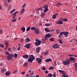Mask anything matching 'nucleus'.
<instances>
[{
	"label": "nucleus",
	"instance_id": "57",
	"mask_svg": "<svg viewBox=\"0 0 77 77\" xmlns=\"http://www.w3.org/2000/svg\"><path fill=\"white\" fill-rule=\"evenodd\" d=\"M38 24L39 25V26H42V23H38Z\"/></svg>",
	"mask_w": 77,
	"mask_h": 77
},
{
	"label": "nucleus",
	"instance_id": "64",
	"mask_svg": "<svg viewBox=\"0 0 77 77\" xmlns=\"http://www.w3.org/2000/svg\"><path fill=\"white\" fill-rule=\"evenodd\" d=\"M73 56L74 57H77V55H73Z\"/></svg>",
	"mask_w": 77,
	"mask_h": 77
},
{
	"label": "nucleus",
	"instance_id": "23",
	"mask_svg": "<svg viewBox=\"0 0 77 77\" xmlns=\"http://www.w3.org/2000/svg\"><path fill=\"white\" fill-rule=\"evenodd\" d=\"M24 47L25 48H29V44H27L25 46H24Z\"/></svg>",
	"mask_w": 77,
	"mask_h": 77
},
{
	"label": "nucleus",
	"instance_id": "52",
	"mask_svg": "<svg viewBox=\"0 0 77 77\" xmlns=\"http://www.w3.org/2000/svg\"><path fill=\"white\" fill-rule=\"evenodd\" d=\"M23 41H24V39H23V38H21V39H20L21 42H23Z\"/></svg>",
	"mask_w": 77,
	"mask_h": 77
},
{
	"label": "nucleus",
	"instance_id": "25",
	"mask_svg": "<svg viewBox=\"0 0 77 77\" xmlns=\"http://www.w3.org/2000/svg\"><path fill=\"white\" fill-rule=\"evenodd\" d=\"M45 13H42L41 14V17H42V18H43L44 17V15H45Z\"/></svg>",
	"mask_w": 77,
	"mask_h": 77
},
{
	"label": "nucleus",
	"instance_id": "5",
	"mask_svg": "<svg viewBox=\"0 0 77 77\" xmlns=\"http://www.w3.org/2000/svg\"><path fill=\"white\" fill-rule=\"evenodd\" d=\"M52 47L54 48H59V45L57 44H56L53 45Z\"/></svg>",
	"mask_w": 77,
	"mask_h": 77
},
{
	"label": "nucleus",
	"instance_id": "47",
	"mask_svg": "<svg viewBox=\"0 0 77 77\" xmlns=\"http://www.w3.org/2000/svg\"><path fill=\"white\" fill-rule=\"evenodd\" d=\"M17 21V19L15 18L14 20H12L13 23H14V22H15Z\"/></svg>",
	"mask_w": 77,
	"mask_h": 77
},
{
	"label": "nucleus",
	"instance_id": "8",
	"mask_svg": "<svg viewBox=\"0 0 77 77\" xmlns=\"http://www.w3.org/2000/svg\"><path fill=\"white\" fill-rule=\"evenodd\" d=\"M69 59L71 62H74L75 60V58L74 57H70Z\"/></svg>",
	"mask_w": 77,
	"mask_h": 77
},
{
	"label": "nucleus",
	"instance_id": "40",
	"mask_svg": "<svg viewBox=\"0 0 77 77\" xmlns=\"http://www.w3.org/2000/svg\"><path fill=\"white\" fill-rule=\"evenodd\" d=\"M46 26H50V23H46L45 24Z\"/></svg>",
	"mask_w": 77,
	"mask_h": 77
},
{
	"label": "nucleus",
	"instance_id": "30",
	"mask_svg": "<svg viewBox=\"0 0 77 77\" xmlns=\"http://www.w3.org/2000/svg\"><path fill=\"white\" fill-rule=\"evenodd\" d=\"M36 10L37 11H39V10H40V11H42V9L41 8V7H40L37 8Z\"/></svg>",
	"mask_w": 77,
	"mask_h": 77
},
{
	"label": "nucleus",
	"instance_id": "4",
	"mask_svg": "<svg viewBox=\"0 0 77 77\" xmlns=\"http://www.w3.org/2000/svg\"><path fill=\"white\" fill-rule=\"evenodd\" d=\"M14 57V55L11 54L10 56H8L6 57V58L8 60H10L12 59V57Z\"/></svg>",
	"mask_w": 77,
	"mask_h": 77
},
{
	"label": "nucleus",
	"instance_id": "36",
	"mask_svg": "<svg viewBox=\"0 0 77 77\" xmlns=\"http://www.w3.org/2000/svg\"><path fill=\"white\" fill-rule=\"evenodd\" d=\"M6 69H2L1 70L2 73H4V72H6Z\"/></svg>",
	"mask_w": 77,
	"mask_h": 77
},
{
	"label": "nucleus",
	"instance_id": "59",
	"mask_svg": "<svg viewBox=\"0 0 77 77\" xmlns=\"http://www.w3.org/2000/svg\"><path fill=\"white\" fill-rule=\"evenodd\" d=\"M25 73V72H23L21 73V74H22V75H24V74Z\"/></svg>",
	"mask_w": 77,
	"mask_h": 77
},
{
	"label": "nucleus",
	"instance_id": "31",
	"mask_svg": "<svg viewBox=\"0 0 77 77\" xmlns=\"http://www.w3.org/2000/svg\"><path fill=\"white\" fill-rule=\"evenodd\" d=\"M53 76V74L51 73L48 74V77H52Z\"/></svg>",
	"mask_w": 77,
	"mask_h": 77
},
{
	"label": "nucleus",
	"instance_id": "17",
	"mask_svg": "<svg viewBox=\"0 0 77 77\" xmlns=\"http://www.w3.org/2000/svg\"><path fill=\"white\" fill-rule=\"evenodd\" d=\"M29 75L32 76L33 75V71H32L31 70H30L29 71Z\"/></svg>",
	"mask_w": 77,
	"mask_h": 77
},
{
	"label": "nucleus",
	"instance_id": "55",
	"mask_svg": "<svg viewBox=\"0 0 77 77\" xmlns=\"http://www.w3.org/2000/svg\"><path fill=\"white\" fill-rule=\"evenodd\" d=\"M26 4H24V5H23V6L22 7V8H23H23H24V7H25V6H26Z\"/></svg>",
	"mask_w": 77,
	"mask_h": 77
},
{
	"label": "nucleus",
	"instance_id": "58",
	"mask_svg": "<svg viewBox=\"0 0 77 77\" xmlns=\"http://www.w3.org/2000/svg\"><path fill=\"white\" fill-rule=\"evenodd\" d=\"M45 72L46 74H47L48 72L47 71V70H46V71H45Z\"/></svg>",
	"mask_w": 77,
	"mask_h": 77
},
{
	"label": "nucleus",
	"instance_id": "9",
	"mask_svg": "<svg viewBox=\"0 0 77 77\" xmlns=\"http://www.w3.org/2000/svg\"><path fill=\"white\" fill-rule=\"evenodd\" d=\"M35 33L36 35H38L39 33V30L38 29H36L35 31Z\"/></svg>",
	"mask_w": 77,
	"mask_h": 77
},
{
	"label": "nucleus",
	"instance_id": "53",
	"mask_svg": "<svg viewBox=\"0 0 77 77\" xmlns=\"http://www.w3.org/2000/svg\"><path fill=\"white\" fill-rule=\"evenodd\" d=\"M69 56H70V57L73 56V55L71 54H69L68 55Z\"/></svg>",
	"mask_w": 77,
	"mask_h": 77
},
{
	"label": "nucleus",
	"instance_id": "24",
	"mask_svg": "<svg viewBox=\"0 0 77 77\" xmlns=\"http://www.w3.org/2000/svg\"><path fill=\"white\" fill-rule=\"evenodd\" d=\"M24 11H25V10H24V9L23 8L20 12V14H21V15H22V14H23L24 13Z\"/></svg>",
	"mask_w": 77,
	"mask_h": 77
},
{
	"label": "nucleus",
	"instance_id": "32",
	"mask_svg": "<svg viewBox=\"0 0 77 77\" xmlns=\"http://www.w3.org/2000/svg\"><path fill=\"white\" fill-rule=\"evenodd\" d=\"M49 40L50 41H54V38H51Z\"/></svg>",
	"mask_w": 77,
	"mask_h": 77
},
{
	"label": "nucleus",
	"instance_id": "1",
	"mask_svg": "<svg viewBox=\"0 0 77 77\" xmlns=\"http://www.w3.org/2000/svg\"><path fill=\"white\" fill-rule=\"evenodd\" d=\"M29 62L32 63L33 61L35 59V57L33 55H31L29 56Z\"/></svg>",
	"mask_w": 77,
	"mask_h": 77
},
{
	"label": "nucleus",
	"instance_id": "45",
	"mask_svg": "<svg viewBox=\"0 0 77 77\" xmlns=\"http://www.w3.org/2000/svg\"><path fill=\"white\" fill-rule=\"evenodd\" d=\"M16 9H14L13 10L11 11L10 12L11 14H12V13H13L14 11H15Z\"/></svg>",
	"mask_w": 77,
	"mask_h": 77
},
{
	"label": "nucleus",
	"instance_id": "7",
	"mask_svg": "<svg viewBox=\"0 0 77 77\" xmlns=\"http://www.w3.org/2000/svg\"><path fill=\"white\" fill-rule=\"evenodd\" d=\"M69 34V32H63V35H65L66 37H68V35Z\"/></svg>",
	"mask_w": 77,
	"mask_h": 77
},
{
	"label": "nucleus",
	"instance_id": "38",
	"mask_svg": "<svg viewBox=\"0 0 77 77\" xmlns=\"http://www.w3.org/2000/svg\"><path fill=\"white\" fill-rule=\"evenodd\" d=\"M31 29L32 30H35L36 29V28L33 27L31 28Z\"/></svg>",
	"mask_w": 77,
	"mask_h": 77
},
{
	"label": "nucleus",
	"instance_id": "13",
	"mask_svg": "<svg viewBox=\"0 0 77 77\" xmlns=\"http://www.w3.org/2000/svg\"><path fill=\"white\" fill-rule=\"evenodd\" d=\"M60 35H58L59 38H62L63 36V32H61L60 33Z\"/></svg>",
	"mask_w": 77,
	"mask_h": 77
},
{
	"label": "nucleus",
	"instance_id": "39",
	"mask_svg": "<svg viewBox=\"0 0 77 77\" xmlns=\"http://www.w3.org/2000/svg\"><path fill=\"white\" fill-rule=\"evenodd\" d=\"M6 53L7 56H11V54H10L9 52H6Z\"/></svg>",
	"mask_w": 77,
	"mask_h": 77
},
{
	"label": "nucleus",
	"instance_id": "20",
	"mask_svg": "<svg viewBox=\"0 0 77 77\" xmlns=\"http://www.w3.org/2000/svg\"><path fill=\"white\" fill-rule=\"evenodd\" d=\"M51 59L49 58L45 60V62H51Z\"/></svg>",
	"mask_w": 77,
	"mask_h": 77
},
{
	"label": "nucleus",
	"instance_id": "18",
	"mask_svg": "<svg viewBox=\"0 0 77 77\" xmlns=\"http://www.w3.org/2000/svg\"><path fill=\"white\" fill-rule=\"evenodd\" d=\"M23 57L24 59H28L29 57V55H24L23 56Z\"/></svg>",
	"mask_w": 77,
	"mask_h": 77
},
{
	"label": "nucleus",
	"instance_id": "48",
	"mask_svg": "<svg viewBox=\"0 0 77 77\" xmlns=\"http://www.w3.org/2000/svg\"><path fill=\"white\" fill-rule=\"evenodd\" d=\"M11 7H12V6H11V5L9 6L8 7V10H10V9H11Z\"/></svg>",
	"mask_w": 77,
	"mask_h": 77
},
{
	"label": "nucleus",
	"instance_id": "54",
	"mask_svg": "<svg viewBox=\"0 0 77 77\" xmlns=\"http://www.w3.org/2000/svg\"><path fill=\"white\" fill-rule=\"evenodd\" d=\"M14 57H15V58L17 57V54H15V55H14Z\"/></svg>",
	"mask_w": 77,
	"mask_h": 77
},
{
	"label": "nucleus",
	"instance_id": "63",
	"mask_svg": "<svg viewBox=\"0 0 77 77\" xmlns=\"http://www.w3.org/2000/svg\"><path fill=\"white\" fill-rule=\"evenodd\" d=\"M42 69H43V70H46V69H45V67H43L42 68Z\"/></svg>",
	"mask_w": 77,
	"mask_h": 77
},
{
	"label": "nucleus",
	"instance_id": "56",
	"mask_svg": "<svg viewBox=\"0 0 77 77\" xmlns=\"http://www.w3.org/2000/svg\"><path fill=\"white\" fill-rule=\"evenodd\" d=\"M20 48H21V47L19 46V48H17V50L18 51H19V50H20Z\"/></svg>",
	"mask_w": 77,
	"mask_h": 77
},
{
	"label": "nucleus",
	"instance_id": "33",
	"mask_svg": "<svg viewBox=\"0 0 77 77\" xmlns=\"http://www.w3.org/2000/svg\"><path fill=\"white\" fill-rule=\"evenodd\" d=\"M54 67L51 66L48 68V69H49V70H52V69H54Z\"/></svg>",
	"mask_w": 77,
	"mask_h": 77
},
{
	"label": "nucleus",
	"instance_id": "50",
	"mask_svg": "<svg viewBox=\"0 0 77 77\" xmlns=\"http://www.w3.org/2000/svg\"><path fill=\"white\" fill-rule=\"evenodd\" d=\"M17 13H18V11H17L15 13H14V14H12V15H15L16 14H17Z\"/></svg>",
	"mask_w": 77,
	"mask_h": 77
},
{
	"label": "nucleus",
	"instance_id": "26",
	"mask_svg": "<svg viewBox=\"0 0 77 77\" xmlns=\"http://www.w3.org/2000/svg\"><path fill=\"white\" fill-rule=\"evenodd\" d=\"M48 11V8H46L44 9V12L45 13V12H47V11Z\"/></svg>",
	"mask_w": 77,
	"mask_h": 77
},
{
	"label": "nucleus",
	"instance_id": "27",
	"mask_svg": "<svg viewBox=\"0 0 77 77\" xmlns=\"http://www.w3.org/2000/svg\"><path fill=\"white\" fill-rule=\"evenodd\" d=\"M26 30V29L24 27H23L22 28H21V30H22L23 32H25V30Z\"/></svg>",
	"mask_w": 77,
	"mask_h": 77
},
{
	"label": "nucleus",
	"instance_id": "43",
	"mask_svg": "<svg viewBox=\"0 0 77 77\" xmlns=\"http://www.w3.org/2000/svg\"><path fill=\"white\" fill-rule=\"evenodd\" d=\"M0 47L2 48H3L5 46L2 44H0Z\"/></svg>",
	"mask_w": 77,
	"mask_h": 77
},
{
	"label": "nucleus",
	"instance_id": "10",
	"mask_svg": "<svg viewBox=\"0 0 77 77\" xmlns=\"http://www.w3.org/2000/svg\"><path fill=\"white\" fill-rule=\"evenodd\" d=\"M50 37H51V35H50V34H48L45 36V39H47V38H48Z\"/></svg>",
	"mask_w": 77,
	"mask_h": 77
},
{
	"label": "nucleus",
	"instance_id": "61",
	"mask_svg": "<svg viewBox=\"0 0 77 77\" xmlns=\"http://www.w3.org/2000/svg\"><path fill=\"white\" fill-rule=\"evenodd\" d=\"M53 77H56V75L55 74H53Z\"/></svg>",
	"mask_w": 77,
	"mask_h": 77
},
{
	"label": "nucleus",
	"instance_id": "49",
	"mask_svg": "<svg viewBox=\"0 0 77 77\" xmlns=\"http://www.w3.org/2000/svg\"><path fill=\"white\" fill-rule=\"evenodd\" d=\"M59 42L60 44H63V42L62 40H60L59 41Z\"/></svg>",
	"mask_w": 77,
	"mask_h": 77
},
{
	"label": "nucleus",
	"instance_id": "12",
	"mask_svg": "<svg viewBox=\"0 0 77 77\" xmlns=\"http://www.w3.org/2000/svg\"><path fill=\"white\" fill-rule=\"evenodd\" d=\"M40 50H41V48L39 47H38L36 49V53H39Z\"/></svg>",
	"mask_w": 77,
	"mask_h": 77
},
{
	"label": "nucleus",
	"instance_id": "6",
	"mask_svg": "<svg viewBox=\"0 0 77 77\" xmlns=\"http://www.w3.org/2000/svg\"><path fill=\"white\" fill-rule=\"evenodd\" d=\"M36 60L37 61V63H42V60L41 58H36Z\"/></svg>",
	"mask_w": 77,
	"mask_h": 77
},
{
	"label": "nucleus",
	"instance_id": "51",
	"mask_svg": "<svg viewBox=\"0 0 77 77\" xmlns=\"http://www.w3.org/2000/svg\"><path fill=\"white\" fill-rule=\"evenodd\" d=\"M16 15H16V14L13 15V18H14L15 17H16Z\"/></svg>",
	"mask_w": 77,
	"mask_h": 77
},
{
	"label": "nucleus",
	"instance_id": "14",
	"mask_svg": "<svg viewBox=\"0 0 77 77\" xmlns=\"http://www.w3.org/2000/svg\"><path fill=\"white\" fill-rule=\"evenodd\" d=\"M48 54V51H46L45 52H43L42 53V54H44L45 56H47Z\"/></svg>",
	"mask_w": 77,
	"mask_h": 77
},
{
	"label": "nucleus",
	"instance_id": "28",
	"mask_svg": "<svg viewBox=\"0 0 77 77\" xmlns=\"http://www.w3.org/2000/svg\"><path fill=\"white\" fill-rule=\"evenodd\" d=\"M57 6H60L61 5H62V4L60 3H59L56 4Z\"/></svg>",
	"mask_w": 77,
	"mask_h": 77
},
{
	"label": "nucleus",
	"instance_id": "22",
	"mask_svg": "<svg viewBox=\"0 0 77 77\" xmlns=\"http://www.w3.org/2000/svg\"><path fill=\"white\" fill-rule=\"evenodd\" d=\"M75 71L76 72H77V63H75Z\"/></svg>",
	"mask_w": 77,
	"mask_h": 77
},
{
	"label": "nucleus",
	"instance_id": "3",
	"mask_svg": "<svg viewBox=\"0 0 77 77\" xmlns=\"http://www.w3.org/2000/svg\"><path fill=\"white\" fill-rule=\"evenodd\" d=\"M35 41H36V42H35V44L36 45V46H39V45H41V41L36 39L35 40Z\"/></svg>",
	"mask_w": 77,
	"mask_h": 77
},
{
	"label": "nucleus",
	"instance_id": "16",
	"mask_svg": "<svg viewBox=\"0 0 77 77\" xmlns=\"http://www.w3.org/2000/svg\"><path fill=\"white\" fill-rule=\"evenodd\" d=\"M11 74V72L9 71V72H6L5 73V75L6 76H8V75H9Z\"/></svg>",
	"mask_w": 77,
	"mask_h": 77
},
{
	"label": "nucleus",
	"instance_id": "34",
	"mask_svg": "<svg viewBox=\"0 0 77 77\" xmlns=\"http://www.w3.org/2000/svg\"><path fill=\"white\" fill-rule=\"evenodd\" d=\"M48 5H45L44 6H43V8H44H44L45 9L47 8H48Z\"/></svg>",
	"mask_w": 77,
	"mask_h": 77
},
{
	"label": "nucleus",
	"instance_id": "29",
	"mask_svg": "<svg viewBox=\"0 0 77 77\" xmlns=\"http://www.w3.org/2000/svg\"><path fill=\"white\" fill-rule=\"evenodd\" d=\"M56 32L57 34H59L60 33V30L59 29H58L56 30Z\"/></svg>",
	"mask_w": 77,
	"mask_h": 77
},
{
	"label": "nucleus",
	"instance_id": "44",
	"mask_svg": "<svg viewBox=\"0 0 77 77\" xmlns=\"http://www.w3.org/2000/svg\"><path fill=\"white\" fill-rule=\"evenodd\" d=\"M5 6L7 7L9 6V4H8V3L5 2Z\"/></svg>",
	"mask_w": 77,
	"mask_h": 77
},
{
	"label": "nucleus",
	"instance_id": "37",
	"mask_svg": "<svg viewBox=\"0 0 77 77\" xmlns=\"http://www.w3.org/2000/svg\"><path fill=\"white\" fill-rule=\"evenodd\" d=\"M5 44L6 46H8V45H9V43H8V42H5Z\"/></svg>",
	"mask_w": 77,
	"mask_h": 77
},
{
	"label": "nucleus",
	"instance_id": "35",
	"mask_svg": "<svg viewBox=\"0 0 77 77\" xmlns=\"http://www.w3.org/2000/svg\"><path fill=\"white\" fill-rule=\"evenodd\" d=\"M28 66V63L26 62L23 64V66Z\"/></svg>",
	"mask_w": 77,
	"mask_h": 77
},
{
	"label": "nucleus",
	"instance_id": "21",
	"mask_svg": "<svg viewBox=\"0 0 77 77\" xmlns=\"http://www.w3.org/2000/svg\"><path fill=\"white\" fill-rule=\"evenodd\" d=\"M45 30L46 32H51L50 29L47 28H45Z\"/></svg>",
	"mask_w": 77,
	"mask_h": 77
},
{
	"label": "nucleus",
	"instance_id": "15",
	"mask_svg": "<svg viewBox=\"0 0 77 77\" xmlns=\"http://www.w3.org/2000/svg\"><path fill=\"white\" fill-rule=\"evenodd\" d=\"M57 24H63V22L61 21H58L57 22Z\"/></svg>",
	"mask_w": 77,
	"mask_h": 77
},
{
	"label": "nucleus",
	"instance_id": "42",
	"mask_svg": "<svg viewBox=\"0 0 77 77\" xmlns=\"http://www.w3.org/2000/svg\"><path fill=\"white\" fill-rule=\"evenodd\" d=\"M68 20V19L67 18H64L62 19V20L63 21H66Z\"/></svg>",
	"mask_w": 77,
	"mask_h": 77
},
{
	"label": "nucleus",
	"instance_id": "46",
	"mask_svg": "<svg viewBox=\"0 0 77 77\" xmlns=\"http://www.w3.org/2000/svg\"><path fill=\"white\" fill-rule=\"evenodd\" d=\"M62 77H69L68 75L66 74L65 75H63Z\"/></svg>",
	"mask_w": 77,
	"mask_h": 77
},
{
	"label": "nucleus",
	"instance_id": "11",
	"mask_svg": "<svg viewBox=\"0 0 77 77\" xmlns=\"http://www.w3.org/2000/svg\"><path fill=\"white\" fill-rule=\"evenodd\" d=\"M58 71H59L60 72V73H61V74H62V75H65L66 74L65 72L63 71L59 70H58Z\"/></svg>",
	"mask_w": 77,
	"mask_h": 77
},
{
	"label": "nucleus",
	"instance_id": "19",
	"mask_svg": "<svg viewBox=\"0 0 77 77\" xmlns=\"http://www.w3.org/2000/svg\"><path fill=\"white\" fill-rule=\"evenodd\" d=\"M58 15V14H53V17H52V18H53L54 19H55V18H56V17L57 15Z\"/></svg>",
	"mask_w": 77,
	"mask_h": 77
},
{
	"label": "nucleus",
	"instance_id": "62",
	"mask_svg": "<svg viewBox=\"0 0 77 77\" xmlns=\"http://www.w3.org/2000/svg\"><path fill=\"white\" fill-rule=\"evenodd\" d=\"M2 32H3V31H2V30L0 29V33H2Z\"/></svg>",
	"mask_w": 77,
	"mask_h": 77
},
{
	"label": "nucleus",
	"instance_id": "60",
	"mask_svg": "<svg viewBox=\"0 0 77 77\" xmlns=\"http://www.w3.org/2000/svg\"><path fill=\"white\" fill-rule=\"evenodd\" d=\"M29 27H28L26 29V31H29Z\"/></svg>",
	"mask_w": 77,
	"mask_h": 77
},
{
	"label": "nucleus",
	"instance_id": "41",
	"mask_svg": "<svg viewBox=\"0 0 77 77\" xmlns=\"http://www.w3.org/2000/svg\"><path fill=\"white\" fill-rule=\"evenodd\" d=\"M26 41L27 42H29V38H28L26 39Z\"/></svg>",
	"mask_w": 77,
	"mask_h": 77
},
{
	"label": "nucleus",
	"instance_id": "2",
	"mask_svg": "<svg viewBox=\"0 0 77 77\" xmlns=\"http://www.w3.org/2000/svg\"><path fill=\"white\" fill-rule=\"evenodd\" d=\"M70 63V60H66L63 61V64L65 65H68Z\"/></svg>",
	"mask_w": 77,
	"mask_h": 77
}]
</instances>
